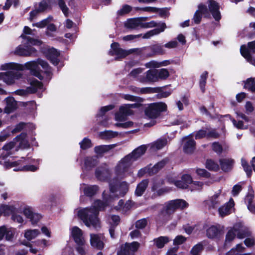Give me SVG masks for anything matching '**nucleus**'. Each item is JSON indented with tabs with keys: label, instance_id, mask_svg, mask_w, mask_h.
<instances>
[{
	"label": "nucleus",
	"instance_id": "obj_1",
	"mask_svg": "<svg viewBox=\"0 0 255 255\" xmlns=\"http://www.w3.org/2000/svg\"><path fill=\"white\" fill-rule=\"evenodd\" d=\"M40 66L44 72L49 76L51 73V68L48 64L45 61L38 59L36 61H29L21 65L15 63H8L1 65V69L2 70L12 71L0 73V80H2L8 85L14 83L15 80L19 79L22 77V74L17 70H23L26 69L30 70L31 75L42 79V71Z\"/></svg>",
	"mask_w": 255,
	"mask_h": 255
},
{
	"label": "nucleus",
	"instance_id": "obj_2",
	"mask_svg": "<svg viewBox=\"0 0 255 255\" xmlns=\"http://www.w3.org/2000/svg\"><path fill=\"white\" fill-rule=\"evenodd\" d=\"M103 197L104 201L96 200L90 208H84L78 211V217L87 227L95 229L100 228V222L98 217L99 212L103 210L111 201V196H108L105 191L103 193Z\"/></svg>",
	"mask_w": 255,
	"mask_h": 255
},
{
	"label": "nucleus",
	"instance_id": "obj_3",
	"mask_svg": "<svg viewBox=\"0 0 255 255\" xmlns=\"http://www.w3.org/2000/svg\"><path fill=\"white\" fill-rule=\"evenodd\" d=\"M21 37L23 39L22 43L25 45L23 47L22 45L18 46L15 49L14 53L16 55L22 56H34L36 52V50L31 45H40L42 42L40 40L30 37L29 36L21 34Z\"/></svg>",
	"mask_w": 255,
	"mask_h": 255
},
{
	"label": "nucleus",
	"instance_id": "obj_4",
	"mask_svg": "<svg viewBox=\"0 0 255 255\" xmlns=\"http://www.w3.org/2000/svg\"><path fill=\"white\" fill-rule=\"evenodd\" d=\"M188 206V204L182 199H176L167 202L164 204L159 218L164 221H167L169 220L170 215L173 214L176 210H182Z\"/></svg>",
	"mask_w": 255,
	"mask_h": 255
},
{
	"label": "nucleus",
	"instance_id": "obj_5",
	"mask_svg": "<svg viewBox=\"0 0 255 255\" xmlns=\"http://www.w3.org/2000/svg\"><path fill=\"white\" fill-rule=\"evenodd\" d=\"M133 162L129 156H125L116 167L115 171L117 175L120 178H124L131 174V172H128V169Z\"/></svg>",
	"mask_w": 255,
	"mask_h": 255
},
{
	"label": "nucleus",
	"instance_id": "obj_6",
	"mask_svg": "<svg viewBox=\"0 0 255 255\" xmlns=\"http://www.w3.org/2000/svg\"><path fill=\"white\" fill-rule=\"evenodd\" d=\"M166 105L162 102L149 105L145 110V115L150 119H155L160 112L166 110Z\"/></svg>",
	"mask_w": 255,
	"mask_h": 255
},
{
	"label": "nucleus",
	"instance_id": "obj_7",
	"mask_svg": "<svg viewBox=\"0 0 255 255\" xmlns=\"http://www.w3.org/2000/svg\"><path fill=\"white\" fill-rule=\"evenodd\" d=\"M225 200V194L222 193V190L220 189L209 198L207 203L210 208H215L224 202Z\"/></svg>",
	"mask_w": 255,
	"mask_h": 255
},
{
	"label": "nucleus",
	"instance_id": "obj_8",
	"mask_svg": "<svg viewBox=\"0 0 255 255\" xmlns=\"http://www.w3.org/2000/svg\"><path fill=\"white\" fill-rule=\"evenodd\" d=\"M109 184L110 191L112 193H115L116 195L124 196L128 191L129 185L125 181L121 182L117 187L113 184L112 181Z\"/></svg>",
	"mask_w": 255,
	"mask_h": 255
},
{
	"label": "nucleus",
	"instance_id": "obj_9",
	"mask_svg": "<svg viewBox=\"0 0 255 255\" xmlns=\"http://www.w3.org/2000/svg\"><path fill=\"white\" fill-rule=\"evenodd\" d=\"M105 238L101 234H90V244L92 247L98 250H102L104 247Z\"/></svg>",
	"mask_w": 255,
	"mask_h": 255
},
{
	"label": "nucleus",
	"instance_id": "obj_10",
	"mask_svg": "<svg viewBox=\"0 0 255 255\" xmlns=\"http://www.w3.org/2000/svg\"><path fill=\"white\" fill-rule=\"evenodd\" d=\"M147 17H140L128 19L125 23L127 28L136 29L139 27L141 28L142 20H146Z\"/></svg>",
	"mask_w": 255,
	"mask_h": 255
},
{
	"label": "nucleus",
	"instance_id": "obj_11",
	"mask_svg": "<svg viewBox=\"0 0 255 255\" xmlns=\"http://www.w3.org/2000/svg\"><path fill=\"white\" fill-rule=\"evenodd\" d=\"M203 14L205 16H208L209 11L205 5L200 4L198 5V9L195 12L193 18V20L195 23L198 24L200 23Z\"/></svg>",
	"mask_w": 255,
	"mask_h": 255
},
{
	"label": "nucleus",
	"instance_id": "obj_12",
	"mask_svg": "<svg viewBox=\"0 0 255 255\" xmlns=\"http://www.w3.org/2000/svg\"><path fill=\"white\" fill-rule=\"evenodd\" d=\"M138 80L141 83L156 82L157 81L156 70H148L144 76L138 77Z\"/></svg>",
	"mask_w": 255,
	"mask_h": 255
},
{
	"label": "nucleus",
	"instance_id": "obj_13",
	"mask_svg": "<svg viewBox=\"0 0 255 255\" xmlns=\"http://www.w3.org/2000/svg\"><path fill=\"white\" fill-rule=\"evenodd\" d=\"M208 7L214 18L217 21L221 19V14L219 4L214 0H210L208 2Z\"/></svg>",
	"mask_w": 255,
	"mask_h": 255
},
{
	"label": "nucleus",
	"instance_id": "obj_14",
	"mask_svg": "<svg viewBox=\"0 0 255 255\" xmlns=\"http://www.w3.org/2000/svg\"><path fill=\"white\" fill-rule=\"evenodd\" d=\"M111 49L110 53L112 55H116V59L124 58L128 54V52L121 49L118 43H113L111 44Z\"/></svg>",
	"mask_w": 255,
	"mask_h": 255
},
{
	"label": "nucleus",
	"instance_id": "obj_15",
	"mask_svg": "<svg viewBox=\"0 0 255 255\" xmlns=\"http://www.w3.org/2000/svg\"><path fill=\"white\" fill-rule=\"evenodd\" d=\"M15 234V230L12 228L8 227L5 226L0 227V241L2 240L4 237L7 241L11 240Z\"/></svg>",
	"mask_w": 255,
	"mask_h": 255
},
{
	"label": "nucleus",
	"instance_id": "obj_16",
	"mask_svg": "<svg viewBox=\"0 0 255 255\" xmlns=\"http://www.w3.org/2000/svg\"><path fill=\"white\" fill-rule=\"evenodd\" d=\"M234 230L236 233L237 237L239 239L244 238L251 235L249 229L240 223L236 224L234 226Z\"/></svg>",
	"mask_w": 255,
	"mask_h": 255
},
{
	"label": "nucleus",
	"instance_id": "obj_17",
	"mask_svg": "<svg viewBox=\"0 0 255 255\" xmlns=\"http://www.w3.org/2000/svg\"><path fill=\"white\" fill-rule=\"evenodd\" d=\"M183 150L186 153H192L196 146V142L191 137L187 136L183 138Z\"/></svg>",
	"mask_w": 255,
	"mask_h": 255
},
{
	"label": "nucleus",
	"instance_id": "obj_18",
	"mask_svg": "<svg viewBox=\"0 0 255 255\" xmlns=\"http://www.w3.org/2000/svg\"><path fill=\"white\" fill-rule=\"evenodd\" d=\"M71 235L76 243H82L86 241L83 235L82 231L78 227L75 226L71 229Z\"/></svg>",
	"mask_w": 255,
	"mask_h": 255
},
{
	"label": "nucleus",
	"instance_id": "obj_19",
	"mask_svg": "<svg viewBox=\"0 0 255 255\" xmlns=\"http://www.w3.org/2000/svg\"><path fill=\"white\" fill-rule=\"evenodd\" d=\"M23 212L24 215L30 219L32 224H36L41 218V216L40 214L34 213L29 208H25Z\"/></svg>",
	"mask_w": 255,
	"mask_h": 255
},
{
	"label": "nucleus",
	"instance_id": "obj_20",
	"mask_svg": "<svg viewBox=\"0 0 255 255\" xmlns=\"http://www.w3.org/2000/svg\"><path fill=\"white\" fill-rule=\"evenodd\" d=\"M146 149L147 148L145 145H141L128 154V155L129 156L131 160L134 162L144 154Z\"/></svg>",
	"mask_w": 255,
	"mask_h": 255
},
{
	"label": "nucleus",
	"instance_id": "obj_21",
	"mask_svg": "<svg viewBox=\"0 0 255 255\" xmlns=\"http://www.w3.org/2000/svg\"><path fill=\"white\" fill-rule=\"evenodd\" d=\"M139 246L140 244L139 243L133 242L131 243H126L122 247L124 249L123 251L127 253V255H130L134 254L138 250Z\"/></svg>",
	"mask_w": 255,
	"mask_h": 255
},
{
	"label": "nucleus",
	"instance_id": "obj_22",
	"mask_svg": "<svg viewBox=\"0 0 255 255\" xmlns=\"http://www.w3.org/2000/svg\"><path fill=\"white\" fill-rule=\"evenodd\" d=\"M192 183V178L188 174H185L182 176L181 180L174 182V185L179 188H186L188 185Z\"/></svg>",
	"mask_w": 255,
	"mask_h": 255
},
{
	"label": "nucleus",
	"instance_id": "obj_23",
	"mask_svg": "<svg viewBox=\"0 0 255 255\" xmlns=\"http://www.w3.org/2000/svg\"><path fill=\"white\" fill-rule=\"evenodd\" d=\"M166 27V26L165 23H161L160 27L149 30L144 34H142L141 36L143 39H149L152 36L158 35L160 33L164 31Z\"/></svg>",
	"mask_w": 255,
	"mask_h": 255
},
{
	"label": "nucleus",
	"instance_id": "obj_24",
	"mask_svg": "<svg viewBox=\"0 0 255 255\" xmlns=\"http://www.w3.org/2000/svg\"><path fill=\"white\" fill-rule=\"evenodd\" d=\"M234 206V201L232 199H231L227 203L219 208V215L223 217L230 214Z\"/></svg>",
	"mask_w": 255,
	"mask_h": 255
},
{
	"label": "nucleus",
	"instance_id": "obj_25",
	"mask_svg": "<svg viewBox=\"0 0 255 255\" xmlns=\"http://www.w3.org/2000/svg\"><path fill=\"white\" fill-rule=\"evenodd\" d=\"M59 55V53L57 50L53 48H51L47 50L46 53V56L47 58L54 64L57 65L59 61H58V57Z\"/></svg>",
	"mask_w": 255,
	"mask_h": 255
},
{
	"label": "nucleus",
	"instance_id": "obj_26",
	"mask_svg": "<svg viewBox=\"0 0 255 255\" xmlns=\"http://www.w3.org/2000/svg\"><path fill=\"white\" fill-rule=\"evenodd\" d=\"M81 189L83 190L84 194L89 197H92L95 195L99 190V187L96 185H87L83 184L81 186Z\"/></svg>",
	"mask_w": 255,
	"mask_h": 255
},
{
	"label": "nucleus",
	"instance_id": "obj_27",
	"mask_svg": "<svg viewBox=\"0 0 255 255\" xmlns=\"http://www.w3.org/2000/svg\"><path fill=\"white\" fill-rule=\"evenodd\" d=\"M110 172L105 167L98 168L96 171V176L100 180L105 181L110 177Z\"/></svg>",
	"mask_w": 255,
	"mask_h": 255
},
{
	"label": "nucleus",
	"instance_id": "obj_28",
	"mask_svg": "<svg viewBox=\"0 0 255 255\" xmlns=\"http://www.w3.org/2000/svg\"><path fill=\"white\" fill-rule=\"evenodd\" d=\"M30 86L27 88L28 93H34L38 90H42V84L36 79L32 80L30 81Z\"/></svg>",
	"mask_w": 255,
	"mask_h": 255
},
{
	"label": "nucleus",
	"instance_id": "obj_29",
	"mask_svg": "<svg viewBox=\"0 0 255 255\" xmlns=\"http://www.w3.org/2000/svg\"><path fill=\"white\" fill-rule=\"evenodd\" d=\"M221 169L224 171H228L232 168L234 160L231 158H223L220 160Z\"/></svg>",
	"mask_w": 255,
	"mask_h": 255
},
{
	"label": "nucleus",
	"instance_id": "obj_30",
	"mask_svg": "<svg viewBox=\"0 0 255 255\" xmlns=\"http://www.w3.org/2000/svg\"><path fill=\"white\" fill-rule=\"evenodd\" d=\"M116 146V144L102 145L96 146L94 148L95 153L99 156H102L103 154Z\"/></svg>",
	"mask_w": 255,
	"mask_h": 255
},
{
	"label": "nucleus",
	"instance_id": "obj_31",
	"mask_svg": "<svg viewBox=\"0 0 255 255\" xmlns=\"http://www.w3.org/2000/svg\"><path fill=\"white\" fill-rule=\"evenodd\" d=\"M6 106L4 111L6 113H10L16 109L17 107V103L13 98L9 97L5 99Z\"/></svg>",
	"mask_w": 255,
	"mask_h": 255
},
{
	"label": "nucleus",
	"instance_id": "obj_32",
	"mask_svg": "<svg viewBox=\"0 0 255 255\" xmlns=\"http://www.w3.org/2000/svg\"><path fill=\"white\" fill-rule=\"evenodd\" d=\"M148 185V180L144 179L142 180L137 185L135 191V194L138 196H141L144 192Z\"/></svg>",
	"mask_w": 255,
	"mask_h": 255
},
{
	"label": "nucleus",
	"instance_id": "obj_33",
	"mask_svg": "<svg viewBox=\"0 0 255 255\" xmlns=\"http://www.w3.org/2000/svg\"><path fill=\"white\" fill-rule=\"evenodd\" d=\"M241 53L246 60L255 66V59H253L249 49L245 45H242L240 48Z\"/></svg>",
	"mask_w": 255,
	"mask_h": 255
},
{
	"label": "nucleus",
	"instance_id": "obj_34",
	"mask_svg": "<svg viewBox=\"0 0 255 255\" xmlns=\"http://www.w3.org/2000/svg\"><path fill=\"white\" fill-rule=\"evenodd\" d=\"M167 143L166 139H159L151 143L150 148L152 151L159 150L165 146Z\"/></svg>",
	"mask_w": 255,
	"mask_h": 255
},
{
	"label": "nucleus",
	"instance_id": "obj_35",
	"mask_svg": "<svg viewBox=\"0 0 255 255\" xmlns=\"http://www.w3.org/2000/svg\"><path fill=\"white\" fill-rule=\"evenodd\" d=\"M40 234L38 230H27L25 231L24 237L28 241L35 239Z\"/></svg>",
	"mask_w": 255,
	"mask_h": 255
},
{
	"label": "nucleus",
	"instance_id": "obj_36",
	"mask_svg": "<svg viewBox=\"0 0 255 255\" xmlns=\"http://www.w3.org/2000/svg\"><path fill=\"white\" fill-rule=\"evenodd\" d=\"M26 134L22 133L15 138L16 140L19 142V146L21 148H27L29 146L28 142L26 139Z\"/></svg>",
	"mask_w": 255,
	"mask_h": 255
},
{
	"label": "nucleus",
	"instance_id": "obj_37",
	"mask_svg": "<svg viewBox=\"0 0 255 255\" xmlns=\"http://www.w3.org/2000/svg\"><path fill=\"white\" fill-rule=\"evenodd\" d=\"M165 164V161L162 160L158 162L156 164L154 165L151 168L149 166V175H152L157 173L160 169H161L162 167H164Z\"/></svg>",
	"mask_w": 255,
	"mask_h": 255
},
{
	"label": "nucleus",
	"instance_id": "obj_38",
	"mask_svg": "<svg viewBox=\"0 0 255 255\" xmlns=\"http://www.w3.org/2000/svg\"><path fill=\"white\" fill-rule=\"evenodd\" d=\"M170 241V240L168 237L164 236L160 237L154 240L156 247L159 249L162 248Z\"/></svg>",
	"mask_w": 255,
	"mask_h": 255
},
{
	"label": "nucleus",
	"instance_id": "obj_39",
	"mask_svg": "<svg viewBox=\"0 0 255 255\" xmlns=\"http://www.w3.org/2000/svg\"><path fill=\"white\" fill-rule=\"evenodd\" d=\"M14 146V143L12 141L4 145L2 147L3 152L1 153L2 157L5 158L9 156L11 154L10 150L12 149Z\"/></svg>",
	"mask_w": 255,
	"mask_h": 255
},
{
	"label": "nucleus",
	"instance_id": "obj_40",
	"mask_svg": "<svg viewBox=\"0 0 255 255\" xmlns=\"http://www.w3.org/2000/svg\"><path fill=\"white\" fill-rule=\"evenodd\" d=\"M85 167L87 169L94 167L97 163V160L96 158L92 157H88L85 158Z\"/></svg>",
	"mask_w": 255,
	"mask_h": 255
},
{
	"label": "nucleus",
	"instance_id": "obj_41",
	"mask_svg": "<svg viewBox=\"0 0 255 255\" xmlns=\"http://www.w3.org/2000/svg\"><path fill=\"white\" fill-rule=\"evenodd\" d=\"M157 81L159 80H165L169 76V73L167 69L165 68L156 70Z\"/></svg>",
	"mask_w": 255,
	"mask_h": 255
},
{
	"label": "nucleus",
	"instance_id": "obj_42",
	"mask_svg": "<svg viewBox=\"0 0 255 255\" xmlns=\"http://www.w3.org/2000/svg\"><path fill=\"white\" fill-rule=\"evenodd\" d=\"M254 196L252 194L248 195L245 198V202L248 204V209L255 214V204H252Z\"/></svg>",
	"mask_w": 255,
	"mask_h": 255
},
{
	"label": "nucleus",
	"instance_id": "obj_43",
	"mask_svg": "<svg viewBox=\"0 0 255 255\" xmlns=\"http://www.w3.org/2000/svg\"><path fill=\"white\" fill-rule=\"evenodd\" d=\"M52 20H53L52 16H49L46 18L43 19L42 20H41L38 22H37L35 23H33L32 25H33V26H36L37 27L42 28L44 27L45 26L47 25L50 22L52 21Z\"/></svg>",
	"mask_w": 255,
	"mask_h": 255
},
{
	"label": "nucleus",
	"instance_id": "obj_44",
	"mask_svg": "<svg viewBox=\"0 0 255 255\" xmlns=\"http://www.w3.org/2000/svg\"><path fill=\"white\" fill-rule=\"evenodd\" d=\"M77 246L76 250L80 255H86L87 252V248L86 246V241L82 243H76Z\"/></svg>",
	"mask_w": 255,
	"mask_h": 255
},
{
	"label": "nucleus",
	"instance_id": "obj_45",
	"mask_svg": "<svg viewBox=\"0 0 255 255\" xmlns=\"http://www.w3.org/2000/svg\"><path fill=\"white\" fill-rule=\"evenodd\" d=\"M118 133L111 130H106L100 133L101 138L104 139H110L117 136Z\"/></svg>",
	"mask_w": 255,
	"mask_h": 255
},
{
	"label": "nucleus",
	"instance_id": "obj_46",
	"mask_svg": "<svg viewBox=\"0 0 255 255\" xmlns=\"http://www.w3.org/2000/svg\"><path fill=\"white\" fill-rule=\"evenodd\" d=\"M236 235V232L234 230V228L230 230L227 233L226 237L225 245L227 246L235 238Z\"/></svg>",
	"mask_w": 255,
	"mask_h": 255
},
{
	"label": "nucleus",
	"instance_id": "obj_47",
	"mask_svg": "<svg viewBox=\"0 0 255 255\" xmlns=\"http://www.w3.org/2000/svg\"><path fill=\"white\" fill-rule=\"evenodd\" d=\"M245 250V248L241 244H238L236 248L232 249L227 253L228 255H238L242 253Z\"/></svg>",
	"mask_w": 255,
	"mask_h": 255
},
{
	"label": "nucleus",
	"instance_id": "obj_48",
	"mask_svg": "<svg viewBox=\"0 0 255 255\" xmlns=\"http://www.w3.org/2000/svg\"><path fill=\"white\" fill-rule=\"evenodd\" d=\"M245 88L249 91L255 92V81L253 78H249L245 83Z\"/></svg>",
	"mask_w": 255,
	"mask_h": 255
},
{
	"label": "nucleus",
	"instance_id": "obj_49",
	"mask_svg": "<svg viewBox=\"0 0 255 255\" xmlns=\"http://www.w3.org/2000/svg\"><path fill=\"white\" fill-rule=\"evenodd\" d=\"M218 233V229L216 226H212L207 230L206 234L208 238H214L217 236Z\"/></svg>",
	"mask_w": 255,
	"mask_h": 255
},
{
	"label": "nucleus",
	"instance_id": "obj_50",
	"mask_svg": "<svg viewBox=\"0 0 255 255\" xmlns=\"http://www.w3.org/2000/svg\"><path fill=\"white\" fill-rule=\"evenodd\" d=\"M146 20H142L141 28H150L156 26L160 27L161 23L158 24L155 21L152 20L150 22H145Z\"/></svg>",
	"mask_w": 255,
	"mask_h": 255
},
{
	"label": "nucleus",
	"instance_id": "obj_51",
	"mask_svg": "<svg viewBox=\"0 0 255 255\" xmlns=\"http://www.w3.org/2000/svg\"><path fill=\"white\" fill-rule=\"evenodd\" d=\"M205 245L203 242H201L194 246L191 251V254L192 255H198L203 249V246Z\"/></svg>",
	"mask_w": 255,
	"mask_h": 255
},
{
	"label": "nucleus",
	"instance_id": "obj_52",
	"mask_svg": "<svg viewBox=\"0 0 255 255\" xmlns=\"http://www.w3.org/2000/svg\"><path fill=\"white\" fill-rule=\"evenodd\" d=\"M206 166L210 170L217 171L219 169V165L211 159L207 160Z\"/></svg>",
	"mask_w": 255,
	"mask_h": 255
},
{
	"label": "nucleus",
	"instance_id": "obj_53",
	"mask_svg": "<svg viewBox=\"0 0 255 255\" xmlns=\"http://www.w3.org/2000/svg\"><path fill=\"white\" fill-rule=\"evenodd\" d=\"M13 207L8 205H1L0 207V211L1 214L4 216H8L13 211Z\"/></svg>",
	"mask_w": 255,
	"mask_h": 255
},
{
	"label": "nucleus",
	"instance_id": "obj_54",
	"mask_svg": "<svg viewBox=\"0 0 255 255\" xmlns=\"http://www.w3.org/2000/svg\"><path fill=\"white\" fill-rule=\"evenodd\" d=\"M208 76L207 72H204L200 76V87L203 92L205 91V87L206 83V80Z\"/></svg>",
	"mask_w": 255,
	"mask_h": 255
},
{
	"label": "nucleus",
	"instance_id": "obj_55",
	"mask_svg": "<svg viewBox=\"0 0 255 255\" xmlns=\"http://www.w3.org/2000/svg\"><path fill=\"white\" fill-rule=\"evenodd\" d=\"M121 113L122 114L126 115L127 116L130 115L132 114V111L130 108L128 104H126L122 106L120 108Z\"/></svg>",
	"mask_w": 255,
	"mask_h": 255
},
{
	"label": "nucleus",
	"instance_id": "obj_56",
	"mask_svg": "<svg viewBox=\"0 0 255 255\" xmlns=\"http://www.w3.org/2000/svg\"><path fill=\"white\" fill-rule=\"evenodd\" d=\"M208 129L207 128L201 129L197 131L195 134V137L196 139H201L204 137L207 138Z\"/></svg>",
	"mask_w": 255,
	"mask_h": 255
},
{
	"label": "nucleus",
	"instance_id": "obj_57",
	"mask_svg": "<svg viewBox=\"0 0 255 255\" xmlns=\"http://www.w3.org/2000/svg\"><path fill=\"white\" fill-rule=\"evenodd\" d=\"M133 91L137 93L148 94L153 93V90L151 88L145 87L142 88H134Z\"/></svg>",
	"mask_w": 255,
	"mask_h": 255
},
{
	"label": "nucleus",
	"instance_id": "obj_58",
	"mask_svg": "<svg viewBox=\"0 0 255 255\" xmlns=\"http://www.w3.org/2000/svg\"><path fill=\"white\" fill-rule=\"evenodd\" d=\"M151 50L154 54H163L164 53V50L162 46L155 44L153 45L151 47Z\"/></svg>",
	"mask_w": 255,
	"mask_h": 255
},
{
	"label": "nucleus",
	"instance_id": "obj_59",
	"mask_svg": "<svg viewBox=\"0 0 255 255\" xmlns=\"http://www.w3.org/2000/svg\"><path fill=\"white\" fill-rule=\"evenodd\" d=\"M80 144L81 148L83 149H87L92 146L91 140L87 138H84Z\"/></svg>",
	"mask_w": 255,
	"mask_h": 255
},
{
	"label": "nucleus",
	"instance_id": "obj_60",
	"mask_svg": "<svg viewBox=\"0 0 255 255\" xmlns=\"http://www.w3.org/2000/svg\"><path fill=\"white\" fill-rule=\"evenodd\" d=\"M207 129H208L207 138H217L219 136V134L213 129H211L207 128Z\"/></svg>",
	"mask_w": 255,
	"mask_h": 255
},
{
	"label": "nucleus",
	"instance_id": "obj_61",
	"mask_svg": "<svg viewBox=\"0 0 255 255\" xmlns=\"http://www.w3.org/2000/svg\"><path fill=\"white\" fill-rule=\"evenodd\" d=\"M147 224V220L146 218H143L137 220L135 223V227L137 229H143Z\"/></svg>",
	"mask_w": 255,
	"mask_h": 255
},
{
	"label": "nucleus",
	"instance_id": "obj_62",
	"mask_svg": "<svg viewBox=\"0 0 255 255\" xmlns=\"http://www.w3.org/2000/svg\"><path fill=\"white\" fill-rule=\"evenodd\" d=\"M132 9L131 7L128 4L123 6L122 8L118 10V13L119 15H124L129 12Z\"/></svg>",
	"mask_w": 255,
	"mask_h": 255
},
{
	"label": "nucleus",
	"instance_id": "obj_63",
	"mask_svg": "<svg viewBox=\"0 0 255 255\" xmlns=\"http://www.w3.org/2000/svg\"><path fill=\"white\" fill-rule=\"evenodd\" d=\"M38 169V167L33 165H25L23 166L20 169H14V171L17 170H22V171H35Z\"/></svg>",
	"mask_w": 255,
	"mask_h": 255
},
{
	"label": "nucleus",
	"instance_id": "obj_64",
	"mask_svg": "<svg viewBox=\"0 0 255 255\" xmlns=\"http://www.w3.org/2000/svg\"><path fill=\"white\" fill-rule=\"evenodd\" d=\"M212 147L213 150L218 154H221L222 152V146L219 142H213L212 144Z\"/></svg>",
	"mask_w": 255,
	"mask_h": 255
}]
</instances>
